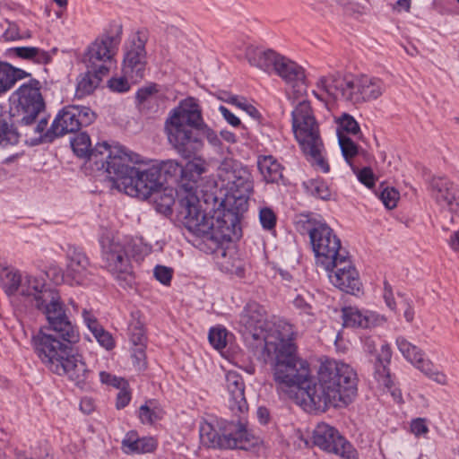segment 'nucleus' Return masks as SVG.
Returning a JSON list of instances; mask_svg holds the SVG:
<instances>
[{"label":"nucleus","mask_w":459,"mask_h":459,"mask_svg":"<svg viewBox=\"0 0 459 459\" xmlns=\"http://www.w3.org/2000/svg\"><path fill=\"white\" fill-rule=\"evenodd\" d=\"M22 133L13 123L0 121V144L15 145L19 143Z\"/></svg>","instance_id":"a18cd8bd"},{"label":"nucleus","mask_w":459,"mask_h":459,"mask_svg":"<svg viewBox=\"0 0 459 459\" xmlns=\"http://www.w3.org/2000/svg\"><path fill=\"white\" fill-rule=\"evenodd\" d=\"M40 82L30 79L29 82L21 85L13 94V107L11 117L14 126H29L33 125L36 118L45 108V101L40 92Z\"/></svg>","instance_id":"1a4fd4ad"},{"label":"nucleus","mask_w":459,"mask_h":459,"mask_svg":"<svg viewBox=\"0 0 459 459\" xmlns=\"http://www.w3.org/2000/svg\"><path fill=\"white\" fill-rule=\"evenodd\" d=\"M97 342L106 350L110 351L115 347V341L108 331L103 327L99 329V332L94 335Z\"/></svg>","instance_id":"69168bd1"},{"label":"nucleus","mask_w":459,"mask_h":459,"mask_svg":"<svg viewBox=\"0 0 459 459\" xmlns=\"http://www.w3.org/2000/svg\"><path fill=\"white\" fill-rule=\"evenodd\" d=\"M126 247V253L128 258L131 257L135 261L143 260L146 255L152 253V247L150 244L143 242V238L130 239L123 243Z\"/></svg>","instance_id":"79ce46f5"},{"label":"nucleus","mask_w":459,"mask_h":459,"mask_svg":"<svg viewBox=\"0 0 459 459\" xmlns=\"http://www.w3.org/2000/svg\"><path fill=\"white\" fill-rule=\"evenodd\" d=\"M100 379L102 384L113 386L117 389H121L122 386L128 385V381L124 377H117L106 371L100 373Z\"/></svg>","instance_id":"052dcab7"},{"label":"nucleus","mask_w":459,"mask_h":459,"mask_svg":"<svg viewBox=\"0 0 459 459\" xmlns=\"http://www.w3.org/2000/svg\"><path fill=\"white\" fill-rule=\"evenodd\" d=\"M100 244L103 266L121 288L133 289L136 284L135 274L126 253V247L109 237H101Z\"/></svg>","instance_id":"9d476101"},{"label":"nucleus","mask_w":459,"mask_h":459,"mask_svg":"<svg viewBox=\"0 0 459 459\" xmlns=\"http://www.w3.org/2000/svg\"><path fill=\"white\" fill-rule=\"evenodd\" d=\"M118 390L119 391L117 394L116 407L117 409L120 410L124 409L129 404L132 396L129 385L122 386V388Z\"/></svg>","instance_id":"338daca9"},{"label":"nucleus","mask_w":459,"mask_h":459,"mask_svg":"<svg viewBox=\"0 0 459 459\" xmlns=\"http://www.w3.org/2000/svg\"><path fill=\"white\" fill-rule=\"evenodd\" d=\"M66 253L65 275L75 284H82L88 275L90 260L83 249L74 245H68Z\"/></svg>","instance_id":"5701e85b"},{"label":"nucleus","mask_w":459,"mask_h":459,"mask_svg":"<svg viewBox=\"0 0 459 459\" xmlns=\"http://www.w3.org/2000/svg\"><path fill=\"white\" fill-rule=\"evenodd\" d=\"M146 41V37L138 31L124 53L122 72L130 78L133 83L138 82L145 75L147 66Z\"/></svg>","instance_id":"dca6fc26"},{"label":"nucleus","mask_w":459,"mask_h":459,"mask_svg":"<svg viewBox=\"0 0 459 459\" xmlns=\"http://www.w3.org/2000/svg\"><path fill=\"white\" fill-rule=\"evenodd\" d=\"M429 186L433 196L440 204H445L454 210L453 205H459V188L445 177H434Z\"/></svg>","instance_id":"b1692460"},{"label":"nucleus","mask_w":459,"mask_h":459,"mask_svg":"<svg viewBox=\"0 0 459 459\" xmlns=\"http://www.w3.org/2000/svg\"><path fill=\"white\" fill-rule=\"evenodd\" d=\"M338 124L339 127L347 134L357 135L360 133V127L359 123L350 114L343 113L339 117Z\"/></svg>","instance_id":"864d4df0"},{"label":"nucleus","mask_w":459,"mask_h":459,"mask_svg":"<svg viewBox=\"0 0 459 459\" xmlns=\"http://www.w3.org/2000/svg\"><path fill=\"white\" fill-rule=\"evenodd\" d=\"M121 445L123 451L127 455L152 453L157 447V442L153 437H140L134 430L126 434Z\"/></svg>","instance_id":"c756f323"},{"label":"nucleus","mask_w":459,"mask_h":459,"mask_svg":"<svg viewBox=\"0 0 459 459\" xmlns=\"http://www.w3.org/2000/svg\"><path fill=\"white\" fill-rule=\"evenodd\" d=\"M216 427L221 435V449L248 450L255 444L254 437L240 420H228L221 418L216 420Z\"/></svg>","instance_id":"a211bd4d"},{"label":"nucleus","mask_w":459,"mask_h":459,"mask_svg":"<svg viewBox=\"0 0 459 459\" xmlns=\"http://www.w3.org/2000/svg\"><path fill=\"white\" fill-rule=\"evenodd\" d=\"M391 359L392 349L388 343H385L377 356L374 375L377 381L387 388L394 385L389 369Z\"/></svg>","instance_id":"2f4dec72"},{"label":"nucleus","mask_w":459,"mask_h":459,"mask_svg":"<svg viewBox=\"0 0 459 459\" xmlns=\"http://www.w3.org/2000/svg\"><path fill=\"white\" fill-rule=\"evenodd\" d=\"M142 162L139 154L127 152L123 147L122 152L109 161L108 177L117 188L145 200L162 187L159 169L154 165L144 169L131 165Z\"/></svg>","instance_id":"39448f33"},{"label":"nucleus","mask_w":459,"mask_h":459,"mask_svg":"<svg viewBox=\"0 0 459 459\" xmlns=\"http://www.w3.org/2000/svg\"><path fill=\"white\" fill-rule=\"evenodd\" d=\"M313 444L344 459H358V452L339 431L328 424H318L313 431Z\"/></svg>","instance_id":"4468645a"},{"label":"nucleus","mask_w":459,"mask_h":459,"mask_svg":"<svg viewBox=\"0 0 459 459\" xmlns=\"http://www.w3.org/2000/svg\"><path fill=\"white\" fill-rule=\"evenodd\" d=\"M23 455L28 459H52L49 455V449L47 445H39L32 447L31 452L28 455L27 452L19 451L16 453V459H19V455Z\"/></svg>","instance_id":"bf43d9fd"},{"label":"nucleus","mask_w":459,"mask_h":459,"mask_svg":"<svg viewBox=\"0 0 459 459\" xmlns=\"http://www.w3.org/2000/svg\"><path fill=\"white\" fill-rule=\"evenodd\" d=\"M275 347L272 374L280 396L293 400L304 411H325L329 407L347 406L357 396L358 377L343 362L321 363L316 377H311L308 363L298 357L295 333L283 335Z\"/></svg>","instance_id":"f257e3e1"},{"label":"nucleus","mask_w":459,"mask_h":459,"mask_svg":"<svg viewBox=\"0 0 459 459\" xmlns=\"http://www.w3.org/2000/svg\"><path fill=\"white\" fill-rule=\"evenodd\" d=\"M130 78L123 74L121 77H112L108 80V85L111 91L116 92H126L130 89Z\"/></svg>","instance_id":"680f3d73"},{"label":"nucleus","mask_w":459,"mask_h":459,"mask_svg":"<svg viewBox=\"0 0 459 459\" xmlns=\"http://www.w3.org/2000/svg\"><path fill=\"white\" fill-rule=\"evenodd\" d=\"M200 442L207 448L221 449V435L219 429L211 423H204L199 429Z\"/></svg>","instance_id":"a19ab883"},{"label":"nucleus","mask_w":459,"mask_h":459,"mask_svg":"<svg viewBox=\"0 0 459 459\" xmlns=\"http://www.w3.org/2000/svg\"><path fill=\"white\" fill-rule=\"evenodd\" d=\"M200 128V132H202L200 134V140L204 142V139L205 138L212 146L215 148L221 147V142L215 131L209 127L205 123H204Z\"/></svg>","instance_id":"e2e57ef3"},{"label":"nucleus","mask_w":459,"mask_h":459,"mask_svg":"<svg viewBox=\"0 0 459 459\" xmlns=\"http://www.w3.org/2000/svg\"><path fill=\"white\" fill-rule=\"evenodd\" d=\"M224 180H227L228 189L224 198L212 194L206 196L205 203L210 198L214 202L212 213L208 219L219 221L221 223L230 222L234 226V222H241L248 209V199L254 186L252 175L247 167L234 162L230 169L226 170ZM232 230H236V228L232 227Z\"/></svg>","instance_id":"423d86ee"},{"label":"nucleus","mask_w":459,"mask_h":459,"mask_svg":"<svg viewBox=\"0 0 459 459\" xmlns=\"http://www.w3.org/2000/svg\"><path fill=\"white\" fill-rule=\"evenodd\" d=\"M46 325L32 336L31 343L41 362L50 370L73 351V345L79 342L78 327L68 316V308L56 303L46 308Z\"/></svg>","instance_id":"f03ea898"},{"label":"nucleus","mask_w":459,"mask_h":459,"mask_svg":"<svg viewBox=\"0 0 459 459\" xmlns=\"http://www.w3.org/2000/svg\"><path fill=\"white\" fill-rule=\"evenodd\" d=\"M145 349L146 345L134 346L132 349V363L137 370H143L147 367Z\"/></svg>","instance_id":"5fc2aeb1"},{"label":"nucleus","mask_w":459,"mask_h":459,"mask_svg":"<svg viewBox=\"0 0 459 459\" xmlns=\"http://www.w3.org/2000/svg\"><path fill=\"white\" fill-rule=\"evenodd\" d=\"M58 376H65L74 385L83 389L89 383L91 371L88 368L82 354L74 352L67 354L52 371Z\"/></svg>","instance_id":"412c9836"},{"label":"nucleus","mask_w":459,"mask_h":459,"mask_svg":"<svg viewBox=\"0 0 459 459\" xmlns=\"http://www.w3.org/2000/svg\"><path fill=\"white\" fill-rule=\"evenodd\" d=\"M411 430L416 437L427 434L429 432L427 420L425 418H416L412 420Z\"/></svg>","instance_id":"774afa93"},{"label":"nucleus","mask_w":459,"mask_h":459,"mask_svg":"<svg viewBox=\"0 0 459 459\" xmlns=\"http://www.w3.org/2000/svg\"><path fill=\"white\" fill-rule=\"evenodd\" d=\"M227 334L228 332L223 327H212L208 334L209 342L216 350H221L227 345Z\"/></svg>","instance_id":"3c124183"},{"label":"nucleus","mask_w":459,"mask_h":459,"mask_svg":"<svg viewBox=\"0 0 459 459\" xmlns=\"http://www.w3.org/2000/svg\"><path fill=\"white\" fill-rule=\"evenodd\" d=\"M200 127L164 124L169 144L186 159L195 156L204 147V143L200 140Z\"/></svg>","instance_id":"ddd939ff"},{"label":"nucleus","mask_w":459,"mask_h":459,"mask_svg":"<svg viewBox=\"0 0 459 459\" xmlns=\"http://www.w3.org/2000/svg\"><path fill=\"white\" fill-rule=\"evenodd\" d=\"M267 314L264 307L255 301H250L244 307L239 322L247 330L263 331L266 325Z\"/></svg>","instance_id":"cd10ccee"},{"label":"nucleus","mask_w":459,"mask_h":459,"mask_svg":"<svg viewBox=\"0 0 459 459\" xmlns=\"http://www.w3.org/2000/svg\"><path fill=\"white\" fill-rule=\"evenodd\" d=\"M318 83L335 100H342L352 104L359 103V100H355V97L361 92L362 75L354 77L351 74H342L340 72H335L321 77Z\"/></svg>","instance_id":"2eb2a0df"},{"label":"nucleus","mask_w":459,"mask_h":459,"mask_svg":"<svg viewBox=\"0 0 459 459\" xmlns=\"http://www.w3.org/2000/svg\"><path fill=\"white\" fill-rule=\"evenodd\" d=\"M19 290L21 295L33 298L35 307L44 316L45 309L50 307L52 303L59 305L61 308L66 307L59 293L56 290L47 288L42 279L27 275L22 279Z\"/></svg>","instance_id":"f3484780"},{"label":"nucleus","mask_w":459,"mask_h":459,"mask_svg":"<svg viewBox=\"0 0 459 459\" xmlns=\"http://www.w3.org/2000/svg\"><path fill=\"white\" fill-rule=\"evenodd\" d=\"M324 221L325 220L319 214L312 212L301 213L295 221V228L300 234H307L311 240L313 230H318Z\"/></svg>","instance_id":"58836bf2"},{"label":"nucleus","mask_w":459,"mask_h":459,"mask_svg":"<svg viewBox=\"0 0 459 459\" xmlns=\"http://www.w3.org/2000/svg\"><path fill=\"white\" fill-rule=\"evenodd\" d=\"M331 283L340 290L359 297L363 294V284L359 272L351 264L349 254L340 258L332 270L326 271Z\"/></svg>","instance_id":"6ab92c4d"},{"label":"nucleus","mask_w":459,"mask_h":459,"mask_svg":"<svg viewBox=\"0 0 459 459\" xmlns=\"http://www.w3.org/2000/svg\"><path fill=\"white\" fill-rule=\"evenodd\" d=\"M223 101L235 105L245 111L250 117L256 121L257 124L260 123L262 118L261 113L255 107L248 103L244 97L230 96L229 99H223Z\"/></svg>","instance_id":"49530a36"},{"label":"nucleus","mask_w":459,"mask_h":459,"mask_svg":"<svg viewBox=\"0 0 459 459\" xmlns=\"http://www.w3.org/2000/svg\"><path fill=\"white\" fill-rule=\"evenodd\" d=\"M316 120L313 109L308 100L299 101L291 112L292 126H299L301 122Z\"/></svg>","instance_id":"37998d69"},{"label":"nucleus","mask_w":459,"mask_h":459,"mask_svg":"<svg viewBox=\"0 0 459 459\" xmlns=\"http://www.w3.org/2000/svg\"><path fill=\"white\" fill-rule=\"evenodd\" d=\"M159 88L156 83L140 88L135 95L136 102L141 110L152 109V104L158 101Z\"/></svg>","instance_id":"ea45409f"},{"label":"nucleus","mask_w":459,"mask_h":459,"mask_svg":"<svg viewBox=\"0 0 459 459\" xmlns=\"http://www.w3.org/2000/svg\"><path fill=\"white\" fill-rule=\"evenodd\" d=\"M163 191L157 190L152 196H153V203L157 212L169 215L172 213V206L176 205L178 210V197L177 201L174 196V188L172 186L162 187Z\"/></svg>","instance_id":"e433bc0d"},{"label":"nucleus","mask_w":459,"mask_h":459,"mask_svg":"<svg viewBox=\"0 0 459 459\" xmlns=\"http://www.w3.org/2000/svg\"><path fill=\"white\" fill-rule=\"evenodd\" d=\"M156 169H159L160 175L161 187L167 185H175L176 194L179 198V192H181L182 185L186 182L185 166L174 160H161L153 164Z\"/></svg>","instance_id":"393cba45"},{"label":"nucleus","mask_w":459,"mask_h":459,"mask_svg":"<svg viewBox=\"0 0 459 459\" xmlns=\"http://www.w3.org/2000/svg\"><path fill=\"white\" fill-rule=\"evenodd\" d=\"M295 138L299 142L302 150H307L313 154H316V143H321L319 125L316 120L310 122H301L299 126H292Z\"/></svg>","instance_id":"a878e982"},{"label":"nucleus","mask_w":459,"mask_h":459,"mask_svg":"<svg viewBox=\"0 0 459 459\" xmlns=\"http://www.w3.org/2000/svg\"><path fill=\"white\" fill-rule=\"evenodd\" d=\"M303 185L307 193L310 195L325 201L330 200L332 195L331 190L326 182L323 179H309L308 181L304 182Z\"/></svg>","instance_id":"c03bdc74"},{"label":"nucleus","mask_w":459,"mask_h":459,"mask_svg":"<svg viewBox=\"0 0 459 459\" xmlns=\"http://www.w3.org/2000/svg\"><path fill=\"white\" fill-rule=\"evenodd\" d=\"M226 386L230 394V408L240 412L247 411L248 406L245 397V384L242 377L234 371L228 372Z\"/></svg>","instance_id":"bb28decb"},{"label":"nucleus","mask_w":459,"mask_h":459,"mask_svg":"<svg viewBox=\"0 0 459 459\" xmlns=\"http://www.w3.org/2000/svg\"><path fill=\"white\" fill-rule=\"evenodd\" d=\"M342 318L344 327L368 328L373 325L368 312H362L353 307H344L342 309Z\"/></svg>","instance_id":"f704fd0d"},{"label":"nucleus","mask_w":459,"mask_h":459,"mask_svg":"<svg viewBox=\"0 0 459 459\" xmlns=\"http://www.w3.org/2000/svg\"><path fill=\"white\" fill-rule=\"evenodd\" d=\"M152 401H149L139 408V419L143 424H152L162 418V410L158 407L151 408Z\"/></svg>","instance_id":"09e8293b"},{"label":"nucleus","mask_w":459,"mask_h":459,"mask_svg":"<svg viewBox=\"0 0 459 459\" xmlns=\"http://www.w3.org/2000/svg\"><path fill=\"white\" fill-rule=\"evenodd\" d=\"M204 123L202 108L198 100L188 97L182 100L179 104L169 113L165 124L187 126L188 127H200Z\"/></svg>","instance_id":"4be33fe9"},{"label":"nucleus","mask_w":459,"mask_h":459,"mask_svg":"<svg viewBox=\"0 0 459 459\" xmlns=\"http://www.w3.org/2000/svg\"><path fill=\"white\" fill-rule=\"evenodd\" d=\"M281 61L278 62L275 73L282 78L287 83L295 87H302L305 91V72L304 69L297 63L290 59L281 56ZM302 89H299L298 91H301Z\"/></svg>","instance_id":"c85d7f7f"},{"label":"nucleus","mask_w":459,"mask_h":459,"mask_svg":"<svg viewBox=\"0 0 459 459\" xmlns=\"http://www.w3.org/2000/svg\"><path fill=\"white\" fill-rule=\"evenodd\" d=\"M384 205L391 210L396 207L399 199V192L394 187H385L382 190L379 195Z\"/></svg>","instance_id":"13d9d810"},{"label":"nucleus","mask_w":459,"mask_h":459,"mask_svg":"<svg viewBox=\"0 0 459 459\" xmlns=\"http://www.w3.org/2000/svg\"><path fill=\"white\" fill-rule=\"evenodd\" d=\"M9 55L21 59L32 61L39 65H47L51 61L48 52L37 47H16L7 49Z\"/></svg>","instance_id":"72a5a7b5"},{"label":"nucleus","mask_w":459,"mask_h":459,"mask_svg":"<svg viewBox=\"0 0 459 459\" xmlns=\"http://www.w3.org/2000/svg\"><path fill=\"white\" fill-rule=\"evenodd\" d=\"M259 220L262 227L264 230H271L276 226V214L269 207H264L259 212Z\"/></svg>","instance_id":"6e6d98bb"},{"label":"nucleus","mask_w":459,"mask_h":459,"mask_svg":"<svg viewBox=\"0 0 459 459\" xmlns=\"http://www.w3.org/2000/svg\"><path fill=\"white\" fill-rule=\"evenodd\" d=\"M307 297L308 299L302 295H298L293 300V305L299 311L300 315L306 316L308 321H313L315 320L316 313L314 307L309 301V299L313 300V298L309 295Z\"/></svg>","instance_id":"8fccbe9b"},{"label":"nucleus","mask_w":459,"mask_h":459,"mask_svg":"<svg viewBox=\"0 0 459 459\" xmlns=\"http://www.w3.org/2000/svg\"><path fill=\"white\" fill-rule=\"evenodd\" d=\"M204 172L202 165L188 162L185 166L186 182L182 185L178 203V219L186 230L203 231L200 226L202 217L209 220V213L202 210L200 200L196 195L197 181Z\"/></svg>","instance_id":"0eeeda50"},{"label":"nucleus","mask_w":459,"mask_h":459,"mask_svg":"<svg viewBox=\"0 0 459 459\" xmlns=\"http://www.w3.org/2000/svg\"><path fill=\"white\" fill-rule=\"evenodd\" d=\"M95 119L96 114L89 107L77 105L64 107L57 113L48 131L39 138H30L29 144L37 146L41 143H51L58 137L75 133L82 126L91 125Z\"/></svg>","instance_id":"6e6552de"},{"label":"nucleus","mask_w":459,"mask_h":459,"mask_svg":"<svg viewBox=\"0 0 459 459\" xmlns=\"http://www.w3.org/2000/svg\"><path fill=\"white\" fill-rule=\"evenodd\" d=\"M361 92L355 97L359 103L377 100L385 91L384 82L376 77L362 75Z\"/></svg>","instance_id":"c9c22d12"},{"label":"nucleus","mask_w":459,"mask_h":459,"mask_svg":"<svg viewBox=\"0 0 459 459\" xmlns=\"http://www.w3.org/2000/svg\"><path fill=\"white\" fill-rule=\"evenodd\" d=\"M128 335L134 346L146 345V335L143 325L140 322L132 323L128 326Z\"/></svg>","instance_id":"603ef678"},{"label":"nucleus","mask_w":459,"mask_h":459,"mask_svg":"<svg viewBox=\"0 0 459 459\" xmlns=\"http://www.w3.org/2000/svg\"><path fill=\"white\" fill-rule=\"evenodd\" d=\"M257 168L266 183L283 182V166L273 155H259Z\"/></svg>","instance_id":"7c9ffc66"},{"label":"nucleus","mask_w":459,"mask_h":459,"mask_svg":"<svg viewBox=\"0 0 459 459\" xmlns=\"http://www.w3.org/2000/svg\"><path fill=\"white\" fill-rule=\"evenodd\" d=\"M123 25L112 21L103 32L91 43L83 56L86 72L77 79L75 96L82 99L91 95L108 75L113 56L122 39Z\"/></svg>","instance_id":"7ed1b4c3"},{"label":"nucleus","mask_w":459,"mask_h":459,"mask_svg":"<svg viewBox=\"0 0 459 459\" xmlns=\"http://www.w3.org/2000/svg\"><path fill=\"white\" fill-rule=\"evenodd\" d=\"M71 146L79 158H85L93 162L98 170L105 169L108 173V163L122 152V146H111L107 142L98 143L91 148L90 135L85 132L79 133L72 141Z\"/></svg>","instance_id":"f8f14e48"},{"label":"nucleus","mask_w":459,"mask_h":459,"mask_svg":"<svg viewBox=\"0 0 459 459\" xmlns=\"http://www.w3.org/2000/svg\"><path fill=\"white\" fill-rule=\"evenodd\" d=\"M246 56L250 65L255 66L264 72H270L276 69L278 62L281 61L280 58L281 55H279L272 49L262 51L255 48H247Z\"/></svg>","instance_id":"473e14b6"},{"label":"nucleus","mask_w":459,"mask_h":459,"mask_svg":"<svg viewBox=\"0 0 459 459\" xmlns=\"http://www.w3.org/2000/svg\"><path fill=\"white\" fill-rule=\"evenodd\" d=\"M199 224L198 228L203 231L187 230L202 239V249L214 256L222 272L242 278L245 275V262L230 245L242 237L241 222H234L235 231L238 232H233L230 222L221 223L219 221L206 220L204 216Z\"/></svg>","instance_id":"20e7f679"},{"label":"nucleus","mask_w":459,"mask_h":459,"mask_svg":"<svg viewBox=\"0 0 459 459\" xmlns=\"http://www.w3.org/2000/svg\"><path fill=\"white\" fill-rule=\"evenodd\" d=\"M22 275L12 267L0 264V283L8 296L15 294L21 285Z\"/></svg>","instance_id":"4c0bfd02"},{"label":"nucleus","mask_w":459,"mask_h":459,"mask_svg":"<svg viewBox=\"0 0 459 459\" xmlns=\"http://www.w3.org/2000/svg\"><path fill=\"white\" fill-rule=\"evenodd\" d=\"M4 65H9L6 62H0V94L12 88L13 78L10 79V74Z\"/></svg>","instance_id":"0e129e2a"},{"label":"nucleus","mask_w":459,"mask_h":459,"mask_svg":"<svg viewBox=\"0 0 459 459\" xmlns=\"http://www.w3.org/2000/svg\"><path fill=\"white\" fill-rule=\"evenodd\" d=\"M174 271L171 267L157 264L153 269L155 279L165 286H169L173 277Z\"/></svg>","instance_id":"4d7b16f0"},{"label":"nucleus","mask_w":459,"mask_h":459,"mask_svg":"<svg viewBox=\"0 0 459 459\" xmlns=\"http://www.w3.org/2000/svg\"><path fill=\"white\" fill-rule=\"evenodd\" d=\"M396 345L404 359L429 378L441 385L446 383V375L436 370L434 364L429 359H424V353L419 347L411 343L403 336L397 337Z\"/></svg>","instance_id":"aec40b11"},{"label":"nucleus","mask_w":459,"mask_h":459,"mask_svg":"<svg viewBox=\"0 0 459 459\" xmlns=\"http://www.w3.org/2000/svg\"><path fill=\"white\" fill-rule=\"evenodd\" d=\"M338 143L342 151V154L345 160L350 163V160L358 154L359 146L349 136L338 131Z\"/></svg>","instance_id":"de8ad7c7"},{"label":"nucleus","mask_w":459,"mask_h":459,"mask_svg":"<svg viewBox=\"0 0 459 459\" xmlns=\"http://www.w3.org/2000/svg\"><path fill=\"white\" fill-rule=\"evenodd\" d=\"M317 265L325 271L332 270L340 258H345L349 252L342 247L341 239L325 221L318 230H314L310 240Z\"/></svg>","instance_id":"9b49d317"}]
</instances>
